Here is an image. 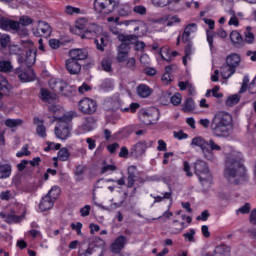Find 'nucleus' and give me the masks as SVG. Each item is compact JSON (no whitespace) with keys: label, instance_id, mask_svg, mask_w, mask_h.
I'll use <instances>...</instances> for the list:
<instances>
[{"label":"nucleus","instance_id":"nucleus-1","mask_svg":"<svg viewBox=\"0 0 256 256\" xmlns=\"http://www.w3.org/2000/svg\"><path fill=\"white\" fill-rule=\"evenodd\" d=\"M199 124L204 129H210L216 137H229L233 131V116L227 112L220 111L212 119H200Z\"/></svg>","mask_w":256,"mask_h":256},{"label":"nucleus","instance_id":"nucleus-2","mask_svg":"<svg viewBox=\"0 0 256 256\" xmlns=\"http://www.w3.org/2000/svg\"><path fill=\"white\" fill-rule=\"evenodd\" d=\"M247 175V169L243 165V158L241 154L231 155L227 158L224 177L229 181V183H234V185H239V179Z\"/></svg>","mask_w":256,"mask_h":256},{"label":"nucleus","instance_id":"nucleus-3","mask_svg":"<svg viewBox=\"0 0 256 256\" xmlns=\"http://www.w3.org/2000/svg\"><path fill=\"white\" fill-rule=\"evenodd\" d=\"M70 59L65 62L66 71L70 75H79L81 73V63L79 61H85L89 57V52L85 49H72L69 51Z\"/></svg>","mask_w":256,"mask_h":256},{"label":"nucleus","instance_id":"nucleus-4","mask_svg":"<svg viewBox=\"0 0 256 256\" xmlns=\"http://www.w3.org/2000/svg\"><path fill=\"white\" fill-rule=\"evenodd\" d=\"M137 39H139V37L133 34L118 35V40L121 42V44L118 46V54L116 57V61L118 63H125V61H127V58L129 57V52L131 51V45H134Z\"/></svg>","mask_w":256,"mask_h":256},{"label":"nucleus","instance_id":"nucleus-5","mask_svg":"<svg viewBox=\"0 0 256 256\" xmlns=\"http://www.w3.org/2000/svg\"><path fill=\"white\" fill-rule=\"evenodd\" d=\"M191 145L200 147L204 157L208 159V161H213V159H215L213 151H221V146L215 143V140L213 139L207 141L201 137H195L192 139Z\"/></svg>","mask_w":256,"mask_h":256},{"label":"nucleus","instance_id":"nucleus-6","mask_svg":"<svg viewBox=\"0 0 256 256\" xmlns=\"http://www.w3.org/2000/svg\"><path fill=\"white\" fill-rule=\"evenodd\" d=\"M119 0H94V11L102 15H109L119 9Z\"/></svg>","mask_w":256,"mask_h":256},{"label":"nucleus","instance_id":"nucleus-7","mask_svg":"<svg viewBox=\"0 0 256 256\" xmlns=\"http://www.w3.org/2000/svg\"><path fill=\"white\" fill-rule=\"evenodd\" d=\"M105 253V240L96 237L88 245V248L79 253V256H103Z\"/></svg>","mask_w":256,"mask_h":256},{"label":"nucleus","instance_id":"nucleus-8","mask_svg":"<svg viewBox=\"0 0 256 256\" xmlns=\"http://www.w3.org/2000/svg\"><path fill=\"white\" fill-rule=\"evenodd\" d=\"M73 116H63L62 118H58V126L55 127V135L58 139H68L71 135V127L69 123H71Z\"/></svg>","mask_w":256,"mask_h":256},{"label":"nucleus","instance_id":"nucleus-9","mask_svg":"<svg viewBox=\"0 0 256 256\" xmlns=\"http://www.w3.org/2000/svg\"><path fill=\"white\" fill-rule=\"evenodd\" d=\"M49 87L54 91V93L64 95V97H69V95H73V93H75V88L69 87L67 82L57 78L50 79Z\"/></svg>","mask_w":256,"mask_h":256},{"label":"nucleus","instance_id":"nucleus-10","mask_svg":"<svg viewBox=\"0 0 256 256\" xmlns=\"http://www.w3.org/2000/svg\"><path fill=\"white\" fill-rule=\"evenodd\" d=\"M61 195V189L57 186L51 188L48 194L42 198V201L39 204V209L42 211H49L55 205V199Z\"/></svg>","mask_w":256,"mask_h":256},{"label":"nucleus","instance_id":"nucleus-11","mask_svg":"<svg viewBox=\"0 0 256 256\" xmlns=\"http://www.w3.org/2000/svg\"><path fill=\"white\" fill-rule=\"evenodd\" d=\"M194 169L195 173L198 175L200 179V182L210 185L211 172H209V167L207 166V163L202 160H198L195 163Z\"/></svg>","mask_w":256,"mask_h":256},{"label":"nucleus","instance_id":"nucleus-12","mask_svg":"<svg viewBox=\"0 0 256 256\" xmlns=\"http://www.w3.org/2000/svg\"><path fill=\"white\" fill-rule=\"evenodd\" d=\"M78 109L84 115H93L97 111V102L91 98H83L78 103Z\"/></svg>","mask_w":256,"mask_h":256},{"label":"nucleus","instance_id":"nucleus-13","mask_svg":"<svg viewBox=\"0 0 256 256\" xmlns=\"http://www.w3.org/2000/svg\"><path fill=\"white\" fill-rule=\"evenodd\" d=\"M103 34V28L95 23H90L82 34V39H96Z\"/></svg>","mask_w":256,"mask_h":256},{"label":"nucleus","instance_id":"nucleus-14","mask_svg":"<svg viewBox=\"0 0 256 256\" xmlns=\"http://www.w3.org/2000/svg\"><path fill=\"white\" fill-rule=\"evenodd\" d=\"M33 33L36 37H51L52 29L49 23L39 21L38 27Z\"/></svg>","mask_w":256,"mask_h":256},{"label":"nucleus","instance_id":"nucleus-15","mask_svg":"<svg viewBox=\"0 0 256 256\" xmlns=\"http://www.w3.org/2000/svg\"><path fill=\"white\" fill-rule=\"evenodd\" d=\"M125 245H127V237L118 236L115 241L110 246V251L115 255H119L123 249H125Z\"/></svg>","mask_w":256,"mask_h":256},{"label":"nucleus","instance_id":"nucleus-16","mask_svg":"<svg viewBox=\"0 0 256 256\" xmlns=\"http://www.w3.org/2000/svg\"><path fill=\"white\" fill-rule=\"evenodd\" d=\"M89 26V22H87V19L80 18L76 21L74 27L70 28L71 33H74V35H79L80 37H83V33H85V30Z\"/></svg>","mask_w":256,"mask_h":256},{"label":"nucleus","instance_id":"nucleus-17","mask_svg":"<svg viewBox=\"0 0 256 256\" xmlns=\"http://www.w3.org/2000/svg\"><path fill=\"white\" fill-rule=\"evenodd\" d=\"M0 29H3L4 31H18L19 22L2 17L0 18Z\"/></svg>","mask_w":256,"mask_h":256},{"label":"nucleus","instance_id":"nucleus-18","mask_svg":"<svg viewBox=\"0 0 256 256\" xmlns=\"http://www.w3.org/2000/svg\"><path fill=\"white\" fill-rule=\"evenodd\" d=\"M230 40L236 49L245 47V40L238 31H232L230 34Z\"/></svg>","mask_w":256,"mask_h":256},{"label":"nucleus","instance_id":"nucleus-19","mask_svg":"<svg viewBox=\"0 0 256 256\" xmlns=\"http://www.w3.org/2000/svg\"><path fill=\"white\" fill-rule=\"evenodd\" d=\"M10 91L11 85H9L7 79L0 74V99H3V97H9Z\"/></svg>","mask_w":256,"mask_h":256},{"label":"nucleus","instance_id":"nucleus-20","mask_svg":"<svg viewBox=\"0 0 256 256\" xmlns=\"http://www.w3.org/2000/svg\"><path fill=\"white\" fill-rule=\"evenodd\" d=\"M16 73H18L20 81H35V71L31 68L25 72H19V70H16Z\"/></svg>","mask_w":256,"mask_h":256},{"label":"nucleus","instance_id":"nucleus-21","mask_svg":"<svg viewBox=\"0 0 256 256\" xmlns=\"http://www.w3.org/2000/svg\"><path fill=\"white\" fill-rule=\"evenodd\" d=\"M221 69V76L223 77V79H229V77H231L232 75H235V71H237L234 67H232L229 64H223Z\"/></svg>","mask_w":256,"mask_h":256},{"label":"nucleus","instance_id":"nucleus-22","mask_svg":"<svg viewBox=\"0 0 256 256\" xmlns=\"http://www.w3.org/2000/svg\"><path fill=\"white\" fill-rule=\"evenodd\" d=\"M226 63L237 70L239 63H241V56H239V54L232 53L226 57Z\"/></svg>","mask_w":256,"mask_h":256},{"label":"nucleus","instance_id":"nucleus-23","mask_svg":"<svg viewBox=\"0 0 256 256\" xmlns=\"http://www.w3.org/2000/svg\"><path fill=\"white\" fill-rule=\"evenodd\" d=\"M36 58H37V50L29 49L28 51H26L25 64L27 65V67H31L32 65H35Z\"/></svg>","mask_w":256,"mask_h":256},{"label":"nucleus","instance_id":"nucleus-24","mask_svg":"<svg viewBox=\"0 0 256 256\" xmlns=\"http://www.w3.org/2000/svg\"><path fill=\"white\" fill-rule=\"evenodd\" d=\"M137 175V167L135 166H130L128 167V184H127V187L128 188H131L133 187V185H135V179H136V176Z\"/></svg>","mask_w":256,"mask_h":256},{"label":"nucleus","instance_id":"nucleus-25","mask_svg":"<svg viewBox=\"0 0 256 256\" xmlns=\"http://www.w3.org/2000/svg\"><path fill=\"white\" fill-rule=\"evenodd\" d=\"M151 93H153V90L145 84H140L137 87V94L139 95V97H142L145 99L147 97H150Z\"/></svg>","mask_w":256,"mask_h":256},{"label":"nucleus","instance_id":"nucleus-26","mask_svg":"<svg viewBox=\"0 0 256 256\" xmlns=\"http://www.w3.org/2000/svg\"><path fill=\"white\" fill-rule=\"evenodd\" d=\"M41 99L45 103H50L51 101H55L57 99V94H51L49 90L41 89Z\"/></svg>","mask_w":256,"mask_h":256},{"label":"nucleus","instance_id":"nucleus-27","mask_svg":"<svg viewBox=\"0 0 256 256\" xmlns=\"http://www.w3.org/2000/svg\"><path fill=\"white\" fill-rule=\"evenodd\" d=\"M195 110V101H193V98H187L183 104L182 111L184 113H191V111Z\"/></svg>","mask_w":256,"mask_h":256},{"label":"nucleus","instance_id":"nucleus-28","mask_svg":"<svg viewBox=\"0 0 256 256\" xmlns=\"http://www.w3.org/2000/svg\"><path fill=\"white\" fill-rule=\"evenodd\" d=\"M189 29H197V24L191 23L186 26L182 35L183 43H189V37H191V32H189Z\"/></svg>","mask_w":256,"mask_h":256},{"label":"nucleus","instance_id":"nucleus-29","mask_svg":"<svg viewBox=\"0 0 256 256\" xmlns=\"http://www.w3.org/2000/svg\"><path fill=\"white\" fill-rule=\"evenodd\" d=\"M13 71V65L11 61L1 60L0 61V72L1 73H11Z\"/></svg>","mask_w":256,"mask_h":256},{"label":"nucleus","instance_id":"nucleus-30","mask_svg":"<svg viewBox=\"0 0 256 256\" xmlns=\"http://www.w3.org/2000/svg\"><path fill=\"white\" fill-rule=\"evenodd\" d=\"M105 36L101 35L96 37L94 43L98 49V51H105V47H107V43H105Z\"/></svg>","mask_w":256,"mask_h":256},{"label":"nucleus","instance_id":"nucleus-31","mask_svg":"<svg viewBox=\"0 0 256 256\" xmlns=\"http://www.w3.org/2000/svg\"><path fill=\"white\" fill-rule=\"evenodd\" d=\"M11 175V166L9 164L0 165V179H7Z\"/></svg>","mask_w":256,"mask_h":256},{"label":"nucleus","instance_id":"nucleus-32","mask_svg":"<svg viewBox=\"0 0 256 256\" xmlns=\"http://www.w3.org/2000/svg\"><path fill=\"white\" fill-rule=\"evenodd\" d=\"M6 127H9L10 129H13L15 127H21L23 125L22 119H7L5 121Z\"/></svg>","mask_w":256,"mask_h":256},{"label":"nucleus","instance_id":"nucleus-33","mask_svg":"<svg viewBox=\"0 0 256 256\" xmlns=\"http://www.w3.org/2000/svg\"><path fill=\"white\" fill-rule=\"evenodd\" d=\"M244 36H245L244 45L245 43H248L249 45H251V43L255 41V35L251 32V26L246 27Z\"/></svg>","mask_w":256,"mask_h":256},{"label":"nucleus","instance_id":"nucleus-34","mask_svg":"<svg viewBox=\"0 0 256 256\" xmlns=\"http://www.w3.org/2000/svg\"><path fill=\"white\" fill-rule=\"evenodd\" d=\"M239 101H241V96H239V94H233L227 98L226 105L228 107H233V105H237Z\"/></svg>","mask_w":256,"mask_h":256},{"label":"nucleus","instance_id":"nucleus-35","mask_svg":"<svg viewBox=\"0 0 256 256\" xmlns=\"http://www.w3.org/2000/svg\"><path fill=\"white\" fill-rule=\"evenodd\" d=\"M134 149L138 155H143L147 151V142L140 141L135 146Z\"/></svg>","mask_w":256,"mask_h":256},{"label":"nucleus","instance_id":"nucleus-36","mask_svg":"<svg viewBox=\"0 0 256 256\" xmlns=\"http://www.w3.org/2000/svg\"><path fill=\"white\" fill-rule=\"evenodd\" d=\"M225 255V246L223 245H220V246H217L213 253H206L204 254V256H223Z\"/></svg>","mask_w":256,"mask_h":256},{"label":"nucleus","instance_id":"nucleus-37","mask_svg":"<svg viewBox=\"0 0 256 256\" xmlns=\"http://www.w3.org/2000/svg\"><path fill=\"white\" fill-rule=\"evenodd\" d=\"M9 43H11V36L8 34H0V45L3 49L9 47Z\"/></svg>","mask_w":256,"mask_h":256},{"label":"nucleus","instance_id":"nucleus-38","mask_svg":"<svg viewBox=\"0 0 256 256\" xmlns=\"http://www.w3.org/2000/svg\"><path fill=\"white\" fill-rule=\"evenodd\" d=\"M249 213H251V204L249 203H245L243 206L236 210V215H247Z\"/></svg>","mask_w":256,"mask_h":256},{"label":"nucleus","instance_id":"nucleus-39","mask_svg":"<svg viewBox=\"0 0 256 256\" xmlns=\"http://www.w3.org/2000/svg\"><path fill=\"white\" fill-rule=\"evenodd\" d=\"M58 159H60V161H67V159H69V150L67 148L60 149Z\"/></svg>","mask_w":256,"mask_h":256},{"label":"nucleus","instance_id":"nucleus-40","mask_svg":"<svg viewBox=\"0 0 256 256\" xmlns=\"http://www.w3.org/2000/svg\"><path fill=\"white\" fill-rule=\"evenodd\" d=\"M124 25L131 27L134 31H139V21L137 20H126L124 21Z\"/></svg>","mask_w":256,"mask_h":256},{"label":"nucleus","instance_id":"nucleus-41","mask_svg":"<svg viewBox=\"0 0 256 256\" xmlns=\"http://www.w3.org/2000/svg\"><path fill=\"white\" fill-rule=\"evenodd\" d=\"M19 25H23V27H27V25H31L33 23V19H31L29 16H22L19 19Z\"/></svg>","mask_w":256,"mask_h":256},{"label":"nucleus","instance_id":"nucleus-42","mask_svg":"<svg viewBox=\"0 0 256 256\" xmlns=\"http://www.w3.org/2000/svg\"><path fill=\"white\" fill-rule=\"evenodd\" d=\"M183 237L188 239L189 243H195V229H191L189 232L184 233Z\"/></svg>","mask_w":256,"mask_h":256},{"label":"nucleus","instance_id":"nucleus-43","mask_svg":"<svg viewBox=\"0 0 256 256\" xmlns=\"http://www.w3.org/2000/svg\"><path fill=\"white\" fill-rule=\"evenodd\" d=\"M5 221L6 223H19L21 221V217L13 214H8Z\"/></svg>","mask_w":256,"mask_h":256},{"label":"nucleus","instance_id":"nucleus-44","mask_svg":"<svg viewBox=\"0 0 256 256\" xmlns=\"http://www.w3.org/2000/svg\"><path fill=\"white\" fill-rule=\"evenodd\" d=\"M36 132H37V135H39V137H47V129L43 124H40L37 126Z\"/></svg>","mask_w":256,"mask_h":256},{"label":"nucleus","instance_id":"nucleus-45","mask_svg":"<svg viewBox=\"0 0 256 256\" xmlns=\"http://www.w3.org/2000/svg\"><path fill=\"white\" fill-rule=\"evenodd\" d=\"M230 14L232 17L230 18L228 25H235V27H239V19L235 16V11L230 10Z\"/></svg>","mask_w":256,"mask_h":256},{"label":"nucleus","instance_id":"nucleus-46","mask_svg":"<svg viewBox=\"0 0 256 256\" xmlns=\"http://www.w3.org/2000/svg\"><path fill=\"white\" fill-rule=\"evenodd\" d=\"M134 13H137L138 15H147V8L143 5L135 6L133 8Z\"/></svg>","mask_w":256,"mask_h":256},{"label":"nucleus","instance_id":"nucleus-47","mask_svg":"<svg viewBox=\"0 0 256 256\" xmlns=\"http://www.w3.org/2000/svg\"><path fill=\"white\" fill-rule=\"evenodd\" d=\"M71 229L72 231H76L77 235H81V229H83V224L81 222H78L77 224L72 223Z\"/></svg>","mask_w":256,"mask_h":256},{"label":"nucleus","instance_id":"nucleus-48","mask_svg":"<svg viewBox=\"0 0 256 256\" xmlns=\"http://www.w3.org/2000/svg\"><path fill=\"white\" fill-rule=\"evenodd\" d=\"M135 63H136L135 58H129L126 62L127 69H130V71H135L136 69Z\"/></svg>","mask_w":256,"mask_h":256},{"label":"nucleus","instance_id":"nucleus-49","mask_svg":"<svg viewBox=\"0 0 256 256\" xmlns=\"http://www.w3.org/2000/svg\"><path fill=\"white\" fill-rule=\"evenodd\" d=\"M153 5L156 7H167L169 0H152Z\"/></svg>","mask_w":256,"mask_h":256},{"label":"nucleus","instance_id":"nucleus-50","mask_svg":"<svg viewBox=\"0 0 256 256\" xmlns=\"http://www.w3.org/2000/svg\"><path fill=\"white\" fill-rule=\"evenodd\" d=\"M170 101L172 105H180L181 104V94H175L172 97H170Z\"/></svg>","mask_w":256,"mask_h":256},{"label":"nucleus","instance_id":"nucleus-51","mask_svg":"<svg viewBox=\"0 0 256 256\" xmlns=\"http://www.w3.org/2000/svg\"><path fill=\"white\" fill-rule=\"evenodd\" d=\"M102 69H104V71H107L108 73H111V62L107 59L102 60Z\"/></svg>","mask_w":256,"mask_h":256},{"label":"nucleus","instance_id":"nucleus-52","mask_svg":"<svg viewBox=\"0 0 256 256\" xmlns=\"http://www.w3.org/2000/svg\"><path fill=\"white\" fill-rule=\"evenodd\" d=\"M248 86H249V76H245L239 93H245V91H247Z\"/></svg>","mask_w":256,"mask_h":256},{"label":"nucleus","instance_id":"nucleus-53","mask_svg":"<svg viewBox=\"0 0 256 256\" xmlns=\"http://www.w3.org/2000/svg\"><path fill=\"white\" fill-rule=\"evenodd\" d=\"M91 212V206L85 205L80 209L81 217H89V213Z\"/></svg>","mask_w":256,"mask_h":256},{"label":"nucleus","instance_id":"nucleus-54","mask_svg":"<svg viewBox=\"0 0 256 256\" xmlns=\"http://www.w3.org/2000/svg\"><path fill=\"white\" fill-rule=\"evenodd\" d=\"M66 13L68 15H73V14H77V13H81V9L79 8H75L73 6H66Z\"/></svg>","mask_w":256,"mask_h":256},{"label":"nucleus","instance_id":"nucleus-55","mask_svg":"<svg viewBox=\"0 0 256 256\" xmlns=\"http://www.w3.org/2000/svg\"><path fill=\"white\" fill-rule=\"evenodd\" d=\"M49 45L51 49H59V47H61V42L57 39H50Z\"/></svg>","mask_w":256,"mask_h":256},{"label":"nucleus","instance_id":"nucleus-56","mask_svg":"<svg viewBox=\"0 0 256 256\" xmlns=\"http://www.w3.org/2000/svg\"><path fill=\"white\" fill-rule=\"evenodd\" d=\"M85 91H91V86H89L87 83H83L82 86H80L78 88V93H80L81 95H83V93H85Z\"/></svg>","mask_w":256,"mask_h":256},{"label":"nucleus","instance_id":"nucleus-57","mask_svg":"<svg viewBox=\"0 0 256 256\" xmlns=\"http://www.w3.org/2000/svg\"><path fill=\"white\" fill-rule=\"evenodd\" d=\"M219 92V86H215L212 89V95L216 98V99H221L223 97V93H218Z\"/></svg>","mask_w":256,"mask_h":256},{"label":"nucleus","instance_id":"nucleus-58","mask_svg":"<svg viewBox=\"0 0 256 256\" xmlns=\"http://www.w3.org/2000/svg\"><path fill=\"white\" fill-rule=\"evenodd\" d=\"M174 137L176 138V139H187V137H189L187 134H185L184 132H183V130H180V131H178V132H174Z\"/></svg>","mask_w":256,"mask_h":256},{"label":"nucleus","instance_id":"nucleus-59","mask_svg":"<svg viewBox=\"0 0 256 256\" xmlns=\"http://www.w3.org/2000/svg\"><path fill=\"white\" fill-rule=\"evenodd\" d=\"M157 150L158 151H167V143H165V141H163V140H159Z\"/></svg>","mask_w":256,"mask_h":256},{"label":"nucleus","instance_id":"nucleus-60","mask_svg":"<svg viewBox=\"0 0 256 256\" xmlns=\"http://www.w3.org/2000/svg\"><path fill=\"white\" fill-rule=\"evenodd\" d=\"M13 31L18 33V35H20L21 37H27V35H29V31L26 28L20 29L19 27L18 30H13Z\"/></svg>","mask_w":256,"mask_h":256},{"label":"nucleus","instance_id":"nucleus-61","mask_svg":"<svg viewBox=\"0 0 256 256\" xmlns=\"http://www.w3.org/2000/svg\"><path fill=\"white\" fill-rule=\"evenodd\" d=\"M83 173H85V166H83V165H78V166L76 167L75 175H76L77 177H79V176L83 175Z\"/></svg>","mask_w":256,"mask_h":256},{"label":"nucleus","instance_id":"nucleus-62","mask_svg":"<svg viewBox=\"0 0 256 256\" xmlns=\"http://www.w3.org/2000/svg\"><path fill=\"white\" fill-rule=\"evenodd\" d=\"M86 143L88 144V148L90 149V151H93V149H95V140H93L92 138H87Z\"/></svg>","mask_w":256,"mask_h":256},{"label":"nucleus","instance_id":"nucleus-63","mask_svg":"<svg viewBox=\"0 0 256 256\" xmlns=\"http://www.w3.org/2000/svg\"><path fill=\"white\" fill-rule=\"evenodd\" d=\"M207 41L209 43L210 50L213 51V34L210 31H207Z\"/></svg>","mask_w":256,"mask_h":256},{"label":"nucleus","instance_id":"nucleus-64","mask_svg":"<svg viewBox=\"0 0 256 256\" xmlns=\"http://www.w3.org/2000/svg\"><path fill=\"white\" fill-rule=\"evenodd\" d=\"M250 223L256 225V209H253L250 214Z\"/></svg>","mask_w":256,"mask_h":256}]
</instances>
